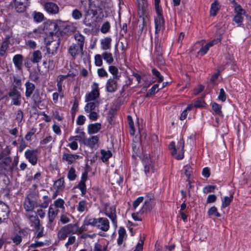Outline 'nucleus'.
Returning a JSON list of instances; mask_svg holds the SVG:
<instances>
[{
    "label": "nucleus",
    "mask_w": 251,
    "mask_h": 251,
    "mask_svg": "<svg viewBox=\"0 0 251 251\" xmlns=\"http://www.w3.org/2000/svg\"><path fill=\"white\" fill-rule=\"evenodd\" d=\"M159 86V85L158 84H155L153 85L152 87L149 90L148 93H147L146 95V97L148 98L149 97L152 95H153L155 94L156 92H157L158 91V89H157V91L156 90L158 88Z\"/></svg>",
    "instance_id": "51"
},
{
    "label": "nucleus",
    "mask_w": 251,
    "mask_h": 251,
    "mask_svg": "<svg viewBox=\"0 0 251 251\" xmlns=\"http://www.w3.org/2000/svg\"><path fill=\"white\" fill-rule=\"evenodd\" d=\"M151 72L156 78H158V82L160 83L163 81V77L162 76L159 72H158L156 69H152L151 70Z\"/></svg>",
    "instance_id": "54"
},
{
    "label": "nucleus",
    "mask_w": 251,
    "mask_h": 251,
    "mask_svg": "<svg viewBox=\"0 0 251 251\" xmlns=\"http://www.w3.org/2000/svg\"><path fill=\"white\" fill-rule=\"evenodd\" d=\"M75 40L77 42L76 45L80 47L81 49L83 48L85 42V37L79 33H75L74 35Z\"/></svg>",
    "instance_id": "31"
},
{
    "label": "nucleus",
    "mask_w": 251,
    "mask_h": 251,
    "mask_svg": "<svg viewBox=\"0 0 251 251\" xmlns=\"http://www.w3.org/2000/svg\"><path fill=\"white\" fill-rule=\"evenodd\" d=\"M220 5L217 1H215L212 3L211 5L210 8V15L213 17L215 16L217 14V12L219 10Z\"/></svg>",
    "instance_id": "39"
},
{
    "label": "nucleus",
    "mask_w": 251,
    "mask_h": 251,
    "mask_svg": "<svg viewBox=\"0 0 251 251\" xmlns=\"http://www.w3.org/2000/svg\"><path fill=\"white\" fill-rule=\"evenodd\" d=\"M92 91L86 95V102L97 100V98H98L100 96L99 84L97 83H93V84L92 85Z\"/></svg>",
    "instance_id": "8"
},
{
    "label": "nucleus",
    "mask_w": 251,
    "mask_h": 251,
    "mask_svg": "<svg viewBox=\"0 0 251 251\" xmlns=\"http://www.w3.org/2000/svg\"><path fill=\"white\" fill-rule=\"evenodd\" d=\"M143 163L144 165V171L147 176H149L154 172V168L152 164V161L151 159L147 156H144L143 159Z\"/></svg>",
    "instance_id": "12"
},
{
    "label": "nucleus",
    "mask_w": 251,
    "mask_h": 251,
    "mask_svg": "<svg viewBox=\"0 0 251 251\" xmlns=\"http://www.w3.org/2000/svg\"><path fill=\"white\" fill-rule=\"evenodd\" d=\"M98 220L97 227L103 231H108L110 227L108 220L106 218H99Z\"/></svg>",
    "instance_id": "18"
},
{
    "label": "nucleus",
    "mask_w": 251,
    "mask_h": 251,
    "mask_svg": "<svg viewBox=\"0 0 251 251\" xmlns=\"http://www.w3.org/2000/svg\"><path fill=\"white\" fill-rule=\"evenodd\" d=\"M11 150L9 147L6 146L0 153V160L4 159L10 153Z\"/></svg>",
    "instance_id": "50"
},
{
    "label": "nucleus",
    "mask_w": 251,
    "mask_h": 251,
    "mask_svg": "<svg viewBox=\"0 0 251 251\" xmlns=\"http://www.w3.org/2000/svg\"><path fill=\"white\" fill-rule=\"evenodd\" d=\"M99 141V137L97 136H93L89 138H85L83 141V144L93 148L97 144Z\"/></svg>",
    "instance_id": "21"
},
{
    "label": "nucleus",
    "mask_w": 251,
    "mask_h": 251,
    "mask_svg": "<svg viewBox=\"0 0 251 251\" xmlns=\"http://www.w3.org/2000/svg\"><path fill=\"white\" fill-rule=\"evenodd\" d=\"M236 6H235V12L236 14H238L239 15H245L246 12L245 10H244L240 5L237 4L236 3H235Z\"/></svg>",
    "instance_id": "63"
},
{
    "label": "nucleus",
    "mask_w": 251,
    "mask_h": 251,
    "mask_svg": "<svg viewBox=\"0 0 251 251\" xmlns=\"http://www.w3.org/2000/svg\"><path fill=\"white\" fill-rule=\"evenodd\" d=\"M102 56L103 59L108 64H111L114 61L112 54L110 52H104L102 54Z\"/></svg>",
    "instance_id": "41"
},
{
    "label": "nucleus",
    "mask_w": 251,
    "mask_h": 251,
    "mask_svg": "<svg viewBox=\"0 0 251 251\" xmlns=\"http://www.w3.org/2000/svg\"><path fill=\"white\" fill-rule=\"evenodd\" d=\"M43 6L45 10L50 14H56L59 12V7L55 3L46 2L43 4Z\"/></svg>",
    "instance_id": "15"
},
{
    "label": "nucleus",
    "mask_w": 251,
    "mask_h": 251,
    "mask_svg": "<svg viewBox=\"0 0 251 251\" xmlns=\"http://www.w3.org/2000/svg\"><path fill=\"white\" fill-rule=\"evenodd\" d=\"M37 196L35 192L27 194L24 202V207L26 211L31 212L34 207H38Z\"/></svg>",
    "instance_id": "3"
},
{
    "label": "nucleus",
    "mask_w": 251,
    "mask_h": 251,
    "mask_svg": "<svg viewBox=\"0 0 251 251\" xmlns=\"http://www.w3.org/2000/svg\"><path fill=\"white\" fill-rule=\"evenodd\" d=\"M212 110L214 111L216 114L223 116V114L221 111V106L216 102L211 103Z\"/></svg>",
    "instance_id": "43"
},
{
    "label": "nucleus",
    "mask_w": 251,
    "mask_h": 251,
    "mask_svg": "<svg viewBox=\"0 0 251 251\" xmlns=\"http://www.w3.org/2000/svg\"><path fill=\"white\" fill-rule=\"evenodd\" d=\"M88 117L92 121H96L99 117V111H89Z\"/></svg>",
    "instance_id": "55"
},
{
    "label": "nucleus",
    "mask_w": 251,
    "mask_h": 251,
    "mask_svg": "<svg viewBox=\"0 0 251 251\" xmlns=\"http://www.w3.org/2000/svg\"><path fill=\"white\" fill-rule=\"evenodd\" d=\"M26 218L28 220L29 224L31 227L34 230H38L39 227L42 226L40 224V221L36 213H28L25 215Z\"/></svg>",
    "instance_id": "9"
},
{
    "label": "nucleus",
    "mask_w": 251,
    "mask_h": 251,
    "mask_svg": "<svg viewBox=\"0 0 251 251\" xmlns=\"http://www.w3.org/2000/svg\"><path fill=\"white\" fill-rule=\"evenodd\" d=\"M111 39L110 37H106L101 40V48L103 50H107L111 48Z\"/></svg>",
    "instance_id": "35"
},
{
    "label": "nucleus",
    "mask_w": 251,
    "mask_h": 251,
    "mask_svg": "<svg viewBox=\"0 0 251 251\" xmlns=\"http://www.w3.org/2000/svg\"><path fill=\"white\" fill-rule=\"evenodd\" d=\"M63 227L70 234L77 233L78 230L77 224H70Z\"/></svg>",
    "instance_id": "27"
},
{
    "label": "nucleus",
    "mask_w": 251,
    "mask_h": 251,
    "mask_svg": "<svg viewBox=\"0 0 251 251\" xmlns=\"http://www.w3.org/2000/svg\"><path fill=\"white\" fill-rule=\"evenodd\" d=\"M24 56L20 54H17L13 57V62L16 69L20 72L23 70Z\"/></svg>",
    "instance_id": "16"
},
{
    "label": "nucleus",
    "mask_w": 251,
    "mask_h": 251,
    "mask_svg": "<svg viewBox=\"0 0 251 251\" xmlns=\"http://www.w3.org/2000/svg\"><path fill=\"white\" fill-rule=\"evenodd\" d=\"M105 214L110 219L114 226L116 228L117 227V220L116 207L115 206L109 207L108 204H105Z\"/></svg>",
    "instance_id": "7"
},
{
    "label": "nucleus",
    "mask_w": 251,
    "mask_h": 251,
    "mask_svg": "<svg viewBox=\"0 0 251 251\" xmlns=\"http://www.w3.org/2000/svg\"><path fill=\"white\" fill-rule=\"evenodd\" d=\"M101 125L100 123L91 124L88 126V132L89 134L97 133L101 128Z\"/></svg>",
    "instance_id": "28"
},
{
    "label": "nucleus",
    "mask_w": 251,
    "mask_h": 251,
    "mask_svg": "<svg viewBox=\"0 0 251 251\" xmlns=\"http://www.w3.org/2000/svg\"><path fill=\"white\" fill-rule=\"evenodd\" d=\"M75 171L73 167H71L68 173V178L71 181L75 180L76 178Z\"/></svg>",
    "instance_id": "52"
},
{
    "label": "nucleus",
    "mask_w": 251,
    "mask_h": 251,
    "mask_svg": "<svg viewBox=\"0 0 251 251\" xmlns=\"http://www.w3.org/2000/svg\"><path fill=\"white\" fill-rule=\"evenodd\" d=\"M79 135H76V136H70L69 138V141H75L76 142L77 141H78L79 142H81L83 143V141L85 140V133L83 131H80V134H78Z\"/></svg>",
    "instance_id": "36"
},
{
    "label": "nucleus",
    "mask_w": 251,
    "mask_h": 251,
    "mask_svg": "<svg viewBox=\"0 0 251 251\" xmlns=\"http://www.w3.org/2000/svg\"><path fill=\"white\" fill-rule=\"evenodd\" d=\"M102 55L96 54L95 56V63L97 66H101L102 64Z\"/></svg>",
    "instance_id": "62"
},
{
    "label": "nucleus",
    "mask_w": 251,
    "mask_h": 251,
    "mask_svg": "<svg viewBox=\"0 0 251 251\" xmlns=\"http://www.w3.org/2000/svg\"><path fill=\"white\" fill-rule=\"evenodd\" d=\"M110 25L108 22L104 23L101 27L100 31L103 33H107L110 29Z\"/></svg>",
    "instance_id": "58"
},
{
    "label": "nucleus",
    "mask_w": 251,
    "mask_h": 251,
    "mask_svg": "<svg viewBox=\"0 0 251 251\" xmlns=\"http://www.w3.org/2000/svg\"><path fill=\"white\" fill-rule=\"evenodd\" d=\"M68 53L75 59L80 53L81 55L83 54V48L81 49L80 47L73 43L68 48Z\"/></svg>",
    "instance_id": "14"
},
{
    "label": "nucleus",
    "mask_w": 251,
    "mask_h": 251,
    "mask_svg": "<svg viewBox=\"0 0 251 251\" xmlns=\"http://www.w3.org/2000/svg\"><path fill=\"white\" fill-rule=\"evenodd\" d=\"M208 214L209 216L214 215L217 217L221 216V214L218 212L215 206L211 207L208 211Z\"/></svg>",
    "instance_id": "53"
},
{
    "label": "nucleus",
    "mask_w": 251,
    "mask_h": 251,
    "mask_svg": "<svg viewBox=\"0 0 251 251\" xmlns=\"http://www.w3.org/2000/svg\"><path fill=\"white\" fill-rule=\"evenodd\" d=\"M12 159L11 157H5L0 162V173L5 175L9 172H12L14 165H11Z\"/></svg>",
    "instance_id": "4"
},
{
    "label": "nucleus",
    "mask_w": 251,
    "mask_h": 251,
    "mask_svg": "<svg viewBox=\"0 0 251 251\" xmlns=\"http://www.w3.org/2000/svg\"><path fill=\"white\" fill-rule=\"evenodd\" d=\"M87 178L88 172L85 171L82 173L81 180L76 186V187L80 190L81 193V195L83 197H84L86 193V185L85 182Z\"/></svg>",
    "instance_id": "13"
},
{
    "label": "nucleus",
    "mask_w": 251,
    "mask_h": 251,
    "mask_svg": "<svg viewBox=\"0 0 251 251\" xmlns=\"http://www.w3.org/2000/svg\"><path fill=\"white\" fill-rule=\"evenodd\" d=\"M24 117V113L21 109H18L16 113V120L19 124L21 123Z\"/></svg>",
    "instance_id": "57"
},
{
    "label": "nucleus",
    "mask_w": 251,
    "mask_h": 251,
    "mask_svg": "<svg viewBox=\"0 0 251 251\" xmlns=\"http://www.w3.org/2000/svg\"><path fill=\"white\" fill-rule=\"evenodd\" d=\"M119 76H113L112 78L108 79L106 82V88L108 92H114L117 89L118 86L117 81L119 79Z\"/></svg>",
    "instance_id": "11"
},
{
    "label": "nucleus",
    "mask_w": 251,
    "mask_h": 251,
    "mask_svg": "<svg viewBox=\"0 0 251 251\" xmlns=\"http://www.w3.org/2000/svg\"><path fill=\"white\" fill-rule=\"evenodd\" d=\"M88 226L89 225L87 224L86 222L84 221L83 224L80 227H78V230L77 233L78 234H81L84 231H87L88 230Z\"/></svg>",
    "instance_id": "60"
},
{
    "label": "nucleus",
    "mask_w": 251,
    "mask_h": 251,
    "mask_svg": "<svg viewBox=\"0 0 251 251\" xmlns=\"http://www.w3.org/2000/svg\"><path fill=\"white\" fill-rule=\"evenodd\" d=\"M233 21L236 24H238V26H241L243 21V17L241 15L236 14V15L234 17Z\"/></svg>",
    "instance_id": "59"
},
{
    "label": "nucleus",
    "mask_w": 251,
    "mask_h": 251,
    "mask_svg": "<svg viewBox=\"0 0 251 251\" xmlns=\"http://www.w3.org/2000/svg\"><path fill=\"white\" fill-rule=\"evenodd\" d=\"M43 201L40 204H38V207L46 208L48 206L49 203L51 201V199L48 196H44L43 197Z\"/></svg>",
    "instance_id": "45"
},
{
    "label": "nucleus",
    "mask_w": 251,
    "mask_h": 251,
    "mask_svg": "<svg viewBox=\"0 0 251 251\" xmlns=\"http://www.w3.org/2000/svg\"><path fill=\"white\" fill-rule=\"evenodd\" d=\"M77 210L80 213L88 211V202L85 200L79 201L77 206Z\"/></svg>",
    "instance_id": "34"
},
{
    "label": "nucleus",
    "mask_w": 251,
    "mask_h": 251,
    "mask_svg": "<svg viewBox=\"0 0 251 251\" xmlns=\"http://www.w3.org/2000/svg\"><path fill=\"white\" fill-rule=\"evenodd\" d=\"M127 118L128 120V125L130 128V133L131 135H134L135 129L134 127L133 121H132L131 117L130 116H128Z\"/></svg>",
    "instance_id": "61"
},
{
    "label": "nucleus",
    "mask_w": 251,
    "mask_h": 251,
    "mask_svg": "<svg viewBox=\"0 0 251 251\" xmlns=\"http://www.w3.org/2000/svg\"><path fill=\"white\" fill-rule=\"evenodd\" d=\"M220 75V72L218 71V72L216 73L214 75H213L211 77L210 83H211L212 86L211 87H213L216 84V81L217 79H218L219 75Z\"/></svg>",
    "instance_id": "64"
},
{
    "label": "nucleus",
    "mask_w": 251,
    "mask_h": 251,
    "mask_svg": "<svg viewBox=\"0 0 251 251\" xmlns=\"http://www.w3.org/2000/svg\"><path fill=\"white\" fill-rule=\"evenodd\" d=\"M25 234H27V232L25 231L24 230H20L19 231V234H16L11 237V239L13 241V243L15 245H19L22 242V237L21 234L24 235H25Z\"/></svg>",
    "instance_id": "25"
},
{
    "label": "nucleus",
    "mask_w": 251,
    "mask_h": 251,
    "mask_svg": "<svg viewBox=\"0 0 251 251\" xmlns=\"http://www.w3.org/2000/svg\"><path fill=\"white\" fill-rule=\"evenodd\" d=\"M92 15V13L91 12H88L84 13V19L83 20V23L88 27H91L92 26V24L91 22V19L89 18V16Z\"/></svg>",
    "instance_id": "40"
},
{
    "label": "nucleus",
    "mask_w": 251,
    "mask_h": 251,
    "mask_svg": "<svg viewBox=\"0 0 251 251\" xmlns=\"http://www.w3.org/2000/svg\"><path fill=\"white\" fill-rule=\"evenodd\" d=\"M13 4V6L15 7L16 11L19 13L24 12L28 5L27 3L15 2L14 1Z\"/></svg>",
    "instance_id": "29"
},
{
    "label": "nucleus",
    "mask_w": 251,
    "mask_h": 251,
    "mask_svg": "<svg viewBox=\"0 0 251 251\" xmlns=\"http://www.w3.org/2000/svg\"><path fill=\"white\" fill-rule=\"evenodd\" d=\"M59 212V210L53 207L51 204L50 205L48 211L49 223L47 225L50 227L51 223L54 221Z\"/></svg>",
    "instance_id": "17"
},
{
    "label": "nucleus",
    "mask_w": 251,
    "mask_h": 251,
    "mask_svg": "<svg viewBox=\"0 0 251 251\" xmlns=\"http://www.w3.org/2000/svg\"><path fill=\"white\" fill-rule=\"evenodd\" d=\"M65 201H64L60 198H58L55 200L53 201V204H51V205H53V207H55L56 209H58L59 208L61 209V211L64 212L65 210Z\"/></svg>",
    "instance_id": "32"
},
{
    "label": "nucleus",
    "mask_w": 251,
    "mask_h": 251,
    "mask_svg": "<svg viewBox=\"0 0 251 251\" xmlns=\"http://www.w3.org/2000/svg\"><path fill=\"white\" fill-rule=\"evenodd\" d=\"M72 16L74 19L78 20L82 18V14L80 10L77 9H75L72 11Z\"/></svg>",
    "instance_id": "49"
},
{
    "label": "nucleus",
    "mask_w": 251,
    "mask_h": 251,
    "mask_svg": "<svg viewBox=\"0 0 251 251\" xmlns=\"http://www.w3.org/2000/svg\"><path fill=\"white\" fill-rule=\"evenodd\" d=\"M22 87V81L20 77L14 76L13 85L11 87H15L16 89H21Z\"/></svg>",
    "instance_id": "48"
},
{
    "label": "nucleus",
    "mask_w": 251,
    "mask_h": 251,
    "mask_svg": "<svg viewBox=\"0 0 251 251\" xmlns=\"http://www.w3.org/2000/svg\"><path fill=\"white\" fill-rule=\"evenodd\" d=\"M10 36L7 35L2 42L0 48V56L1 57L4 56L5 55L6 51L9 47L10 44Z\"/></svg>",
    "instance_id": "20"
},
{
    "label": "nucleus",
    "mask_w": 251,
    "mask_h": 251,
    "mask_svg": "<svg viewBox=\"0 0 251 251\" xmlns=\"http://www.w3.org/2000/svg\"><path fill=\"white\" fill-rule=\"evenodd\" d=\"M232 199L233 197L232 196L230 197L227 196L224 197L222 199V208H225L228 206L232 201Z\"/></svg>",
    "instance_id": "46"
},
{
    "label": "nucleus",
    "mask_w": 251,
    "mask_h": 251,
    "mask_svg": "<svg viewBox=\"0 0 251 251\" xmlns=\"http://www.w3.org/2000/svg\"><path fill=\"white\" fill-rule=\"evenodd\" d=\"M80 157V156L78 155L67 153H65L62 155V159L66 161L69 164L73 163L76 159Z\"/></svg>",
    "instance_id": "22"
},
{
    "label": "nucleus",
    "mask_w": 251,
    "mask_h": 251,
    "mask_svg": "<svg viewBox=\"0 0 251 251\" xmlns=\"http://www.w3.org/2000/svg\"><path fill=\"white\" fill-rule=\"evenodd\" d=\"M205 102L202 98H200L198 99L195 103L194 106L196 108H201L203 107L204 106Z\"/></svg>",
    "instance_id": "56"
},
{
    "label": "nucleus",
    "mask_w": 251,
    "mask_h": 251,
    "mask_svg": "<svg viewBox=\"0 0 251 251\" xmlns=\"http://www.w3.org/2000/svg\"><path fill=\"white\" fill-rule=\"evenodd\" d=\"M154 205V201H151L150 200H145L141 209L139 211V213H144L150 212L152 209Z\"/></svg>",
    "instance_id": "23"
},
{
    "label": "nucleus",
    "mask_w": 251,
    "mask_h": 251,
    "mask_svg": "<svg viewBox=\"0 0 251 251\" xmlns=\"http://www.w3.org/2000/svg\"><path fill=\"white\" fill-rule=\"evenodd\" d=\"M10 210L5 202L0 201V224L7 223Z\"/></svg>",
    "instance_id": "6"
},
{
    "label": "nucleus",
    "mask_w": 251,
    "mask_h": 251,
    "mask_svg": "<svg viewBox=\"0 0 251 251\" xmlns=\"http://www.w3.org/2000/svg\"><path fill=\"white\" fill-rule=\"evenodd\" d=\"M119 237L117 239V243L119 245L123 243V240L126 237V231L124 227H120L118 231Z\"/></svg>",
    "instance_id": "30"
},
{
    "label": "nucleus",
    "mask_w": 251,
    "mask_h": 251,
    "mask_svg": "<svg viewBox=\"0 0 251 251\" xmlns=\"http://www.w3.org/2000/svg\"><path fill=\"white\" fill-rule=\"evenodd\" d=\"M157 17L154 19L155 33H158L164 28L165 21L162 14V10L159 6L160 0H154Z\"/></svg>",
    "instance_id": "1"
},
{
    "label": "nucleus",
    "mask_w": 251,
    "mask_h": 251,
    "mask_svg": "<svg viewBox=\"0 0 251 251\" xmlns=\"http://www.w3.org/2000/svg\"><path fill=\"white\" fill-rule=\"evenodd\" d=\"M25 96L27 99L30 98L33 93L35 86V85L29 81H27L25 84Z\"/></svg>",
    "instance_id": "24"
},
{
    "label": "nucleus",
    "mask_w": 251,
    "mask_h": 251,
    "mask_svg": "<svg viewBox=\"0 0 251 251\" xmlns=\"http://www.w3.org/2000/svg\"><path fill=\"white\" fill-rule=\"evenodd\" d=\"M8 96L11 99V102L13 105L19 106L21 104L22 95L18 89L15 87H11L8 93Z\"/></svg>",
    "instance_id": "5"
},
{
    "label": "nucleus",
    "mask_w": 251,
    "mask_h": 251,
    "mask_svg": "<svg viewBox=\"0 0 251 251\" xmlns=\"http://www.w3.org/2000/svg\"><path fill=\"white\" fill-rule=\"evenodd\" d=\"M184 142L183 139L180 140L177 145V149L178 151V155L176 156L177 159H181L184 157Z\"/></svg>",
    "instance_id": "26"
},
{
    "label": "nucleus",
    "mask_w": 251,
    "mask_h": 251,
    "mask_svg": "<svg viewBox=\"0 0 251 251\" xmlns=\"http://www.w3.org/2000/svg\"><path fill=\"white\" fill-rule=\"evenodd\" d=\"M38 150H27L25 152V158L31 163L32 165H35L37 163L38 156H37Z\"/></svg>",
    "instance_id": "10"
},
{
    "label": "nucleus",
    "mask_w": 251,
    "mask_h": 251,
    "mask_svg": "<svg viewBox=\"0 0 251 251\" xmlns=\"http://www.w3.org/2000/svg\"><path fill=\"white\" fill-rule=\"evenodd\" d=\"M54 42H55V41H49V43H47V53L48 54H50V53L52 54H53V50H51L50 47H48L49 45L53 44L55 46L54 48H55L54 50L55 51L58 48L59 44L60 43V39H58V40L55 43H54Z\"/></svg>",
    "instance_id": "38"
},
{
    "label": "nucleus",
    "mask_w": 251,
    "mask_h": 251,
    "mask_svg": "<svg viewBox=\"0 0 251 251\" xmlns=\"http://www.w3.org/2000/svg\"><path fill=\"white\" fill-rule=\"evenodd\" d=\"M100 153L101 155V159L103 162H107L112 155L111 152L109 150L105 151L104 150H101Z\"/></svg>",
    "instance_id": "37"
},
{
    "label": "nucleus",
    "mask_w": 251,
    "mask_h": 251,
    "mask_svg": "<svg viewBox=\"0 0 251 251\" xmlns=\"http://www.w3.org/2000/svg\"><path fill=\"white\" fill-rule=\"evenodd\" d=\"M99 105L100 102L98 100L89 101L85 106V111L89 112V111H99Z\"/></svg>",
    "instance_id": "19"
},
{
    "label": "nucleus",
    "mask_w": 251,
    "mask_h": 251,
    "mask_svg": "<svg viewBox=\"0 0 251 251\" xmlns=\"http://www.w3.org/2000/svg\"><path fill=\"white\" fill-rule=\"evenodd\" d=\"M80 8L84 13H92V18L96 16L99 11L101 10L99 6H96L92 2L88 1V0H80Z\"/></svg>",
    "instance_id": "2"
},
{
    "label": "nucleus",
    "mask_w": 251,
    "mask_h": 251,
    "mask_svg": "<svg viewBox=\"0 0 251 251\" xmlns=\"http://www.w3.org/2000/svg\"><path fill=\"white\" fill-rule=\"evenodd\" d=\"M42 58L41 52L39 50H35L32 52L31 61L33 63H38Z\"/></svg>",
    "instance_id": "33"
},
{
    "label": "nucleus",
    "mask_w": 251,
    "mask_h": 251,
    "mask_svg": "<svg viewBox=\"0 0 251 251\" xmlns=\"http://www.w3.org/2000/svg\"><path fill=\"white\" fill-rule=\"evenodd\" d=\"M64 178L61 177L54 181L53 184V187L57 191H58L62 187L64 186Z\"/></svg>",
    "instance_id": "42"
},
{
    "label": "nucleus",
    "mask_w": 251,
    "mask_h": 251,
    "mask_svg": "<svg viewBox=\"0 0 251 251\" xmlns=\"http://www.w3.org/2000/svg\"><path fill=\"white\" fill-rule=\"evenodd\" d=\"M70 234L62 227L58 232V238L60 240H65Z\"/></svg>",
    "instance_id": "44"
},
{
    "label": "nucleus",
    "mask_w": 251,
    "mask_h": 251,
    "mask_svg": "<svg viewBox=\"0 0 251 251\" xmlns=\"http://www.w3.org/2000/svg\"><path fill=\"white\" fill-rule=\"evenodd\" d=\"M33 19L35 22L40 23L44 20V16L42 13L34 12L33 13Z\"/></svg>",
    "instance_id": "47"
}]
</instances>
